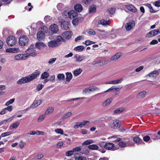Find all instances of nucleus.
<instances>
[{"instance_id": "f257e3e1", "label": "nucleus", "mask_w": 160, "mask_h": 160, "mask_svg": "<svg viewBox=\"0 0 160 160\" xmlns=\"http://www.w3.org/2000/svg\"><path fill=\"white\" fill-rule=\"evenodd\" d=\"M40 72L36 71L26 77L22 78L17 82L18 84H22L29 82L36 79L40 74Z\"/></svg>"}, {"instance_id": "f03ea898", "label": "nucleus", "mask_w": 160, "mask_h": 160, "mask_svg": "<svg viewBox=\"0 0 160 160\" xmlns=\"http://www.w3.org/2000/svg\"><path fill=\"white\" fill-rule=\"evenodd\" d=\"M34 47V45H31L26 51V53L25 54L27 55V57L29 56H35L36 55L35 47Z\"/></svg>"}, {"instance_id": "7ed1b4c3", "label": "nucleus", "mask_w": 160, "mask_h": 160, "mask_svg": "<svg viewBox=\"0 0 160 160\" xmlns=\"http://www.w3.org/2000/svg\"><path fill=\"white\" fill-rule=\"evenodd\" d=\"M17 42V39L13 36H10L8 37L6 40L7 44L10 46L15 45Z\"/></svg>"}, {"instance_id": "20e7f679", "label": "nucleus", "mask_w": 160, "mask_h": 160, "mask_svg": "<svg viewBox=\"0 0 160 160\" xmlns=\"http://www.w3.org/2000/svg\"><path fill=\"white\" fill-rule=\"evenodd\" d=\"M109 126L112 128L117 129L120 126V122L118 120H114L109 123Z\"/></svg>"}, {"instance_id": "39448f33", "label": "nucleus", "mask_w": 160, "mask_h": 160, "mask_svg": "<svg viewBox=\"0 0 160 160\" xmlns=\"http://www.w3.org/2000/svg\"><path fill=\"white\" fill-rule=\"evenodd\" d=\"M29 42L28 38L26 36L21 37L19 39V43L22 46L27 45Z\"/></svg>"}, {"instance_id": "423d86ee", "label": "nucleus", "mask_w": 160, "mask_h": 160, "mask_svg": "<svg viewBox=\"0 0 160 160\" xmlns=\"http://www.w3.org/2000/svg\"><path fill=\"white\" fill-rule=\"evenodd\" d=\"M131 143L129 140L126 141L125 142L121 140L118 143L119 146L121 148H124L131 146Z\"/></svg>"}, {"instance_id": "0eeeda50", "label": "nucleus", "mask_w": 160, "mask_h": 160, "mask_svg": "<svg viewBox=\"0 0 160 160\" xmlns=\"http://www.w3.org/2000/svg\"><path fill=\"white\" fill-rule=\"evenodd\" d=\"M60 42H58L56 40H52L48 42V46L51 48H54L58 47L60 45Z\"/></svg>"}, {"instance_id": "6e6552de", "label": "nucleus", "mask_w": 160, "mask_h": 160, "mask_svg": "<svg viewBox=\"0 0 160 160\" xmlns=\"http://www.w3.org/2000/svg\"><path fill=\"white\" fill-rule=\"evenodd\" d=\"M49 29L52 34L57 33L59 30L58 26L55 24L51 25Z\"/></svg>"}, {"instance_id": "1a4fd4ad", "label": "nucleus", "mask_w": 160, "mask_h": 160, "mask_svg": "<svg viewBox=\"0 0 160 160\" xmlns=\"http://www.w3.org/2000/svg\"><path fill=\"white\" fill-rule=\"evenodd\" d=\"M27 58V55L25 54H18L14 57V59L16 60H24Z\"/></svg>"}, {"instance_id": "9d476101", "label": "nucleus", "mask_w": 160, "mask_h": 160, "mask_svg": "<svg viewBox=\"0 0 160 160\" xmlns=\"http://www.w3.org/2000/svg\"><path fill=\"white\" fill-rule=\"evenodd\" d=\"M42 103L41 100H35L33 103L30 106V108H27L26 110H28L30 108H34L37 107V106L39 105Z\"/></svg>"}, {"instance_id": "9b49d317", "label": "nucleus", "mask_w": 160, "mask_h": 160, "mask_svg": "<svg viewBox=\"0 0 160 160\" xmlns=\"http://www.w3.org/2000/svg\"><path fill=\"white\" fill-rule=\"evenodd\" d=\"M115 147L114 144L112 143L108 142L104 146L105 148L109 150H113Z\"/></svg>"}, {"instance_id": "f8f14e48", "label": "nucleus", "mask_w": 160, "mask_h": 160, "mask_svg": "<svg viewBox=\"0 0 160 160\" xmlns=\"http://www.w3.org/2000/svg\"><path fill=\"white\" fill-rule=\"evenodd\" d=\"M69 22L67 21H64L63 22H62L61 25L62 28L65 30L69 29Z\"/></svg>"}, {"instance_id": "ddd939ff", "label": "nucleus", "mask_w": 160, "mask_h": 160, "mask_svg": "<svg viewBox=\"0 0 160 160\" xmlns=\"http://www.w3.org/2000/svg\"><path fill=\"white\" fill-rule=\"evenodd\" d=\"M89 122L88 121H83L81 122H77L74 127L75 128H78L79 127L82 128L86 124Z\"/></svg>"}, {"instance_id": "4468645a", "label": "nucleus", "mask_w": 160, "mask_h": 160, "mask_svg": "<svg viewBox=\"0 0 160 160\" xmlns=\"http://www.w3.org/2000/svg\"><path fill=\"white\" fill-rule=\"evenodd\" d=\"M147 92L145 91L140 92L136 95V98L138 99H140L145 97L147 94Z\"/></svg>"}, {"instance_id": "2eb2a0df", "label": "nucleus", "mask_w": 160, "mask_h": 160, "mask_svg": "<svg viewBox=\"0 0 160 160\" xmlns=\"http://www.w3.org/2000/svg\"><path fill=\"white\" fill-rule=\"evenodd\" d=\"M125 7L130 11L135 12L137 10L136 8L132 4L126 5H125Z\"/></svg>"}, {"instance_id": "dca6fc26", "label": "nucleus", "mask_w": 160, "mask_h": 160, "mask_svg": "<svg viewBox=\"0 0 160 160\" xmlns=\"http://www.w3.org/2000/svg\"><path fill=\"white\" fill-rule=\"evenodd\" d=\"M74 58L75 59L76 62H81L85 59L86 57L84 56H80L76 55L74 56Z\"/></svg>"}, {"instance_id": "f3484780", "label": "nucleus", "mask_w": 160, "mask_h": 160, "mask_svg": "<svg viewBox=\"0 0 160 160\" xmlns=\"http://www.w3.org/2000/svg\"><path fill=\"white\" fill-rule=\"evenodd\" d=\"M72 33L71 31H67L64 32L62 34L63 38L67 39H69L71 37Z\"/></svg>"}, {"instance_id": "a211bd4d", "label": "nucleus", "mask_w": 160, "mask_h": 160, "mask_svg": "<svg viewBox=\"0 0 160 160\" xmlns=\"http://www.w3.org/2000/svg\"><path fill=\"white\" fill-rule=\"evenodd\" d=\"M159 74V72L158 71L155 70L149 73L148 76L149 77L156 78L158 76Z\"/></svg>"}, {"instance_id": "6ab92c4d", "label": "nucleus", "mask_w": 160, "mask_h": 160, "mask_svg": "<svg viewBox=\"0 0 160 160\" xmlns=\"http://www.w3.org/2000/svg\"><path fill=\"white\" fill-rule=\"evenodd\" d=\"M45 32L42 30L39 31L37 34V38L38 40H41L44 38Z\"/></svg>"}, {"instance_id": "aec40b11", "label": "nucleus", "mask_w": 160, "mask_h": 160, "mask_svg": "<svg viewBox=\"0 0 160 160\" xmlns=\"http://www.w3.org/2000/svg\"><path fill=\"white\" fill-rule=\"evenodd\" d=\"M84 19L83 18H78L73 19L72 21V23L74 25L76 26L78 25L79 22H81Z\"/></svg>"}, {"instance_id": "412c9836", "label": "nucleus", "mask_w": 160, "mask_h": 160, "mask_svg": "<svg viewBox=\"0 0 160 160\" xmlns=\"http://www.w3.org/2000/svg\"><path fill=\"white\" fill-rule=\"evenodd\" d=\"M135 26L134 22H129L126 23L125 25V28L127 30L129 31L132 28Z\"/></svg>"}, {"instance_id": "4be33fe9", "label": "nucleus", "mask_w": 160, "mask_h": 160, "mask_svg": "<svg viewBox=\"0 0 160 160\" xmlns=\"http://www.w3.org/2000/svg\"><path fill=\"white\" fill-rule=\"evenodd\" d=\"M133 141L138 145L143 142L142 140L138 137H134L133 138Z\"/></svg>"}, {"instance_id": "5701e85b", "label": "nucleus", "mask_w": 160, "mask_h": 160, "mask_svg": "<svg viewBox=\"0 0 160 160\" xmlns=\"http://www.w3.org/2000/svg\"><path fill=\"white\" fill-rule=\"evenodd\" d=\"M72 112H70L66 113L62 116L61 118V119L64 120L65 119L69 117L72 115Z\"/></svg>"}, {"instance_id": "b1692460", "label": "nucleus", "mask_w": 160, "mask_h": 160, "mask_svg": "<svg viewBox=\"0 0 160 160\" xmlns=\"http://www.w3.org/2000/svg\"><path fill=\"white\" fill-rule=\"evenodd\" d=\"M112 99L111 98H109L105 100L102 104V106L103 107H106L109 105L112 102Z\"/></svg>"}, {"instance_id": "393cba45", "label": "nucleus", "mask_w": 160, "mask_h": 160, "mask_svg": "<svg viewBox=\"0 0 160 160\" xmlns=\"http://www.w3.org/2000/svg\"><path fill=\"white\" fill-rule=\"evenodd\" d=\"M82 71V69L80 68H77L74 71L73 75L75 76H78Z\"/></svg>"}, {"instance_id": "a878e982", "label": "nucleus", "mask_w": 160, "mask_h": 160, "mask_svg": "<svg viewBox=\"0 0 160 160\" xmlns=\"http://www.w3.org/2000/svg\"><path fill=\"white\" fill-rule=\"evenodd\" d=\"M20 124V122H16L13 123L9 128L10 130H13L16 129Z\"/></svg>"}, {"instance_id": "bb28decb", "label": "nucleus", "mask_w": 160, "mask_h": 160, "mask_svg": "<svg viewBox=\"0 0 160 160\" xmlns=\"http://www.w3.org/2000/svg\"><path fill=\"white\" fill-rule=\"evenodd\" d=\"M121 56V54L120 53H118L114 55L112 57L111 59V61H115L117 60Z\"/></svg>"}, {"instance_id": "cd10ccee", "label": "nucleus", "mask_w": 160, "mask_h": 160, "mask_svg": "<svg viewBox=\"0 0 160 160\" xmlns=\"http://www.w3.org/2000/svg\"><path fill=\"white\" fill-rule=\"evenodd\" d=\"M89 12L90 13H93L96 11V6L95 5H92L90 6L89 8Z\"/></svg>"}, {"instance_id": "c85d7f7f", "label": "nucleus", "mask_w": 160, "mask_h": 160, "mask_svg": "<svg viewBox=\"0 0 160 160\" xmlns=\"http://www.w3.org/2000/svg\"><path fill=\"white\" fill-rule=\"evenodd\" d=\"M66 81L68 82H70L72 77V74L71 72H67L66 73Z\"/></svg>"}, {"instance_id": "c756f323", "label": "nucleus", "mask_w": 160, "mask_h": 160, "mask_svg": "<svg viewBox=\"0 0 160 160\" xmlns=\"http://www.w3.org/2000/svg\"><path fill=\"white\" fill-rule=\"evenodd\" d=\"M74 9L76 11L80 12L82 11V8L81 4H78L75 6Z\"/></svg>"}, {"instance_id": "7c9ffc66", "label": "nucleus", "mask_w": 160, "mask_h": 160, "mask_svg": "<svg viewBox=\"0 0 160 160\" xmlns=\"http://www.w3.org/2000/svg\"><path fill=\"white\" fill-rule=\"evenodd\" d=\"M88 148L91 150H97L98 149L99 147L96 144H92L88 146Z\"/></svg>"}, {"instance_id": "2f4dec72", "label": "nucleus", "mask_w": 160, "mask_h": 160, "mask_svg": "<svg viewBox=\"0 0 160 160\" xmlns=\"http://www.w3.org/2000/svg\"><path fill=\"white\" fill-rule=\"evenodd\" d=\"M54 111V108L53 107H49L46 110L45 114H49L52 113Z\"/></svg>"}, {"instance_id": "473e14b6", "label": "nucleus", "mask_w": 160, "mask_h": 160, "mask_svg": "<svg viewBox=\"0 0 160 160\" xmlns=\"http://www.w3.org/2000/svg\"><path fill=\"white\" fill-rule=\"evenodd\" d=\"M123 80L122 78L120 79H117L114 80L112 81V84H117L120 83L122 82Z\"/></svg>"}, {"instance_id": "72a5a7b5", "label": "nucleus", "mask_w": 160, "mask_h": 160, "mask_svg": "<svg viewBox=\"0 0 160 160\" xmlns=\"http://www.w3.org/2000/svg\"><path fill=\"white\" fill-rule=\"evenodd\" d=\"M49 76V74L46 72H43L41 75V78L42 79H45L47 78Z\"/></svg>"}, {"instance_id": "f704fd0d", "label": "nucleus", "mask_w": 160, "mask_h": 160, "mask_svg": "<svg viewBox=\"0 0 160 160\" xmlns=\"http://www.w3.org/2000/svg\"><path fill=\"white\" fill-rule=\"evenodd\" d=\"M35 46L37 48L40 49L44 47V44L42 42H38L36 43Z\"/></svg>"}, {"instance_id": "c9c22d12", "label": "nucleus", "mask_w": 160, "mask_h": 160, "mask_svg": "<svg viewBox=\"0 0 160 160\" xmlns=\"http://www.w3.org/2000/svg\"><path fill=\"white\" fill-rule=\"evenodd\" d=\"M88 88L90 93L99 89V88H98L94 86H90L88 87Z\"/></svg>"}, {"instance_id": "e433bc0d", "label": "nucleus", "mask_w": 160, "mask_h": 160, "mask_svg": "<svg viewBox=\"0 0 160 160\" xmlns=\"http://www.w3.org/2000/svg\"><path fill=\"white\" fill-rule=\"evenodd\" d=\"M107 62L105 60H99L97 61V64L99 65L102 66L107 64Z\"/></svg>"}, {"instance_id": "4c0bfd02", "label": "nucleus", "mask_w": 160, "mask_h": 160, "mask_svg": "<svg viewBox=\"0 0 160 160\" xmlns=\"http://www.w3.org/2000/svg\"><path fill=\"white\" fill-rule=\"evenodd\" d=\"M86 32L90 35H94L96 34L95 31L92 29H89L87 30Z\"/></svg>"}, {"instance_id": "58836bf2", "label": "nucleus", "mask_w": 160, "mask_h": 160, "mask_svg": "<svg viewBox=\"0 0 160 160\" xmlns=\"http://www.w3.org/2000/svg\"><path fill=\"white\" fill-rule=\"evenodd\" d=\"M84 48V47L82 46H79L74 48V50L76 51L80 52L82 51Z\"/></svg>"}, {"instance_id": "ea45409f", "label": "nucleus", "mask_w": 160, "mask_h": 160, "mask_svg": "<svg viewBox=\"0 0 160 160\" xmlns=\"http://www.w3.org/2000/svg\"><path fill=\"white\" fill-rule=\"evenodd\" d=\"M109 22V21H106L104 19L101 20L100 21V24L104 26L108 25Z\"/></svg>"}, {"instance_id": "a19ab883", "label": "nucleus", "mask_w": 160, "mask_h": 160, "mask_svg": "<svg viewBox=\"0 0 160 160\" xmlns=\"http://www.w3.org/2000/svg\"><path fill=\"white\" fill-rule=\"evenodd\" d=\"M57 77L59 80H63L65 78V76L63 74H59L58 75Z\"/></svg>"}, {"instance_id": "79ce46f5", "label": "nucleus", "mask_w": 160, "mask_h": 160, "mask_svg": "<svg viewBox=\"0 0 160 160\" xmlns=\"http://www.w3.org/2000/svg\"><path fill=\"white\" fill-rule=\"evenodd\" d=\"M143 141L146 142H147L149 141H151L150 142H152V141L150 140V136L148 135H146L144 136L143 138Z\"/></svg>"}, {"instance_id": "37998d69", "label": "nucleus", "mask_w": 160, "mask_h": 160, "mask_svg": "<svg viewBox=\"0 0 160 160\" xmlns=\"http://www.w3.org/2000/svg\"><path fill=\"white\" fill-rule=\"evenodd\" d=\"M124 110V109L122 108H119L116 109L114 111V113L118 114Z\"/></svg>"}, {"instance_id": "c03bdc74", "label": "nucleus", "mask_w": 160, "mask_h": 160, "mask_svg": "<svg viewBox=\"0 0 160 160\" xmlns=\"http://www.w3.org/2000/svg\"><path fill=\"white\" fill-rule=\"evenodd\" d=\"M45 117V114L40 115L39 116L38 119V121L40 122L42 121Z\"/></svg>"}, {"instance_id": "a18cd8bd", "label": "nucleus", "mask_w": 160, "mask_h": 160, "mask_svg": "<svg viewBox=\"0 0 160 160\" xmlns=\"http://www.w3.org/2000/svg\"><path fill=\"white\" fill-rule=\"evenodd\" d=\"M44 86V85L42 84H38L36 87V90L38 91H40L42 89Z\"/></svg>"}, {"instance_id": "49530a36", "label": "nucleus", "mask_w": 160, "mask_h": 160, "mask_svg": "<svg viewBox=\"0 0 160 160\" xmlns=\"http://www.w3.org/2000/svg\"><path fill=\"white\" fill-rule=\"evenodd\" d=\"M149 135L150 136V137H151V138L154 140H155L157 139H158L159 138L157 135L155 134L151 133L149 134Z\"/></svg>"}, {"instance_id": "de8ad7c7", "label": "nucleus", "mask_w": 160, "mask_h": 160, "mask_svg": "<svg viewBox=\"0 0 160 160\" xmlns=\"http://www.w3.org/2000/svg\"><path fill=\"white\" fill-rule=\"evenodd\" d=\"M15 98H12L10 99L5 103V105L8 106L9 105L12 104L15 101Z\"/></svg>"}, {"instance_id": "09e8293b", "label": "nucleus", "mask_w": 160, "mask_h": 160, "mask_svg": "<svg viewBox=\"0 0 160 160\" xmlns=\"http://www.w3.org/2000/svg\"><path fill=\"white\" fill-rule=\"evenodd\" d=\"M55 131L56 133H57L60 134H63V130L61 128H58L56 129L55 130Z\"/></svg>"}, {"instance_id": "8fccbe9b", "label": "nucleus", "mask_w": 160, "mask_h": 160, "mask_svg": "<svg viewBox=\"0 0 160 160\" xmlns=\"http://www.w3.org/2000/svg\"><path fill=\"white\" fill-rule=\"evenodd\" d=\"M93 142V141L92 140L89 139L84 142L82 143V145H88Z\"/></svg>"}, {"instance_id": "3c124183", "label": "nucleus", "mask_w": 160, "mask_h": 160, "mask_svg": "<svg viewBox=\"0 0 160 160\" xmlns=\"http://www.w3.org/2000/svg\"><path fill=\"white\" fill-rule=\"evenodd\" d=\"M56 58H51L48 62V65H52L53 63L56 61Z\"/></svg>"}, {"instance_id": "603ef678", "label": "nucleus", "mask_w": 160, "mask_h": 160, "mask_svg": "<svg viewBox=\"0 0 160 160\" xmlns=\"http://www.w3.org/2000/svg\"><path fill=\"white\" fill-rule=\"evenodd\" d=\"M82 93L83 94L85 95L87 93H90L88 87L85 88L82 91Z\"/></svg>"}, {"instance_id": "864d4df0", "label": "nucleus", "mask_w": 160, "mask_h": 160, "mask_svg": "<svg viewBox=\"0 0 160 160\" xmlns=\"http://www.w3.org/2000/svg\"><path fill=\"white\" fill-rule=\"evenodd\" d=\"M12 134V133L10 132H8L2 133L1 134L2 137H4L8 136Z\"/></svg>"}, {"instance_id": "5fc2aeb1", "label": "nucleus", "mask_w": 160, "mask_h": 160, "mask_svg": "<svg viewBox=\"0 0 160 160\" xmlns=\"http://www.w3.org/2000/svg\"><path fill=\"white\" fill-rule=\"evenodd\" d=\"M122 88V86H119L117 88H114L113 86H112L110 88L111 90H112L113 89H114L115 90H117L118 89L120 90L121 88Z\"/></svg>"}, {"instance_id": "6e6d98bb", "label": "nucleus", "mask_w": 160, "mask_h": 160, "mask_svg": "<svg viewBox=\"0 0 160 160\" xmlns=\"http://www.w3.org/2000/svg\"><path fill=\"white\" fill-rule=\"evenodd\" d=\"M153 36L152 31L147 33L146 35V37L147 38H151Z\"/></svg>"}, {"instance_id": "4d7b16f0", "label": "nucleus", "mask_w": 160, "mask_h": 160, "mask_svg": "<svg viewBox=\"0 0 160 160\" xmlns=\"http://www.w3.org/2000/svg\"><path fill=\"white\" fill-rule=\"evenodd\" d=\"M73 150L69 151L66 152V155L67 156H69L72 155L73 153Z\"/></svg>"}, {"instance_id": "13d9d810", "label": "nucleus", "mask_w": 160, "mask_h": 160, "mask_svg": "<svg viewBox=\"0 0 160 160\" xmlns=\"http://www.w3.org/2000/svg\"><path fill=\"white\" fill-rule=\"evenodd\" d=\"M75 160H86V158L85 157H76L75 158Z\"/></svg>"}, {"instance_id": "bf43d9fd", "label": "nucleus", "mask_w": 160, "mask_h": 160, "mask_svg": "<svg viewBox=\"0 0 160 160\" xmlns=\"http://www.w3.org/2000/svg\"><path fill=\"white\" fill-rule=\"evenodd\" d=\"M26 143L22 141H21L19 142V146L21 149L23 148L24 146L25 145Z\"/></svg>"}, {"instance_id": "052dcab7", "label": "nucleus", "mask_w": 160, "mask_h": 160, "mask_svg": "<svg viewBox=\"0 0 160 160\" xmlns=\"http://www.w3.org/2000/svg\"><path fill=\"white\" fill-rule=\"evenodd\" d=\"M152 31L154 36L160 33V31L159 32L158 30H152Z\"/></svg>"}, {"instance_id": "680f3d73", "label": "nucleus", "mask_w": 160, "mask_h": 160, "mask_svg": "<svg viewBox=\"0 0 160 160\" xmlns=\"http://www.w3.org/2000/svg\"><path fill=\"white\" fill-rule=\"evenodd\" d=\"M63 5L62 3H60L57 5V8L59 10H61L63 8Z\"/></svg>"}, {"instance_id": "e2e57ef3", "label": "nucleus", "mask_w": 160, "mask_h": 160, "mask_svg": "<svg viewBox=\"0 0 160 160\" xmlns=\"http://www.w3.org/2000/svg\"><path fill=\"white\" fill-rule=\"evenodd\" d=\"M144 68V67L143 66H140L139 67L135 69V71L136 72H139L142 70Z\"/></svg>"}, {"instance_id": "0e129e2a", "label": "nucleus", "mask_w": 160, "mask_h": 160, "mask_svg": "<svg viewBox=\"0 0 160 160\" xmlns=\"http://www.w3.org/2000/svg\"><path fill=\"white\" fill-rule=\"evenodd\" d=\"M47 30L48 28L46 26H44L41 28L40 31L42 30L45 33L47 32Z\"/></svg>"}, {"instance_id": "69168bd1", "label": "nucleus", "mask_w": 160, "mask_h": 160, "mask_svg": "<svg viewBox=\"0 0 160 160\" xmlns=\"http://www.w3.org/2000/svg\"><path fill=\"white\" fill-rule=\"evenodd\" d=\"M116 9L115 8H111L110 10L108 11V12L111 14H113L115 12Z\"/></svg>"}, {"instance_id": "338daca9", "label": "nucleus", "mask_w": 160, "mask_h": 160, "mask_svg": "<svg viewBox=\"0 0 160 160\" xmlns=\"http://www.w3.org/2000/svg\"><path fill=\"white\" fill-rule=\"evenodd\" d=\"M63 40V38L60 36H58L57 37V40H56L58 42H61Z\"/></svg>"}, {"instance_id": "774afa93", "label": "nucleus", "mask_w": 160, "mask_h": 160, "mask_svg": "<svg viewBox=\"0 0 160 160\" xmlns=\"http://www.w3.org/2000/svg\"><path fill=\"white\" fill-rule=\"evenodd\" d=\"M154 5L156 7H160V0H158L155 2L154 3Z\"/></svg>"}]
</instances>
